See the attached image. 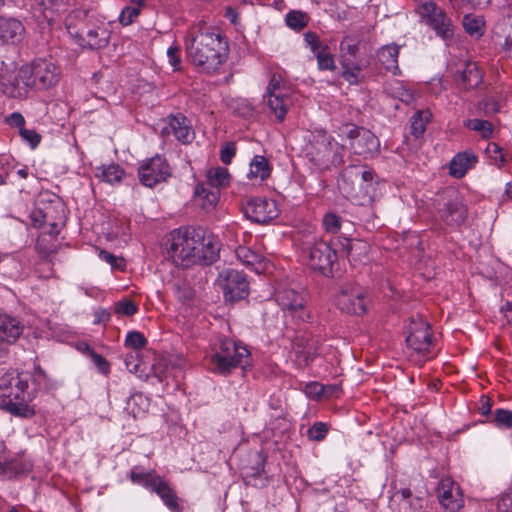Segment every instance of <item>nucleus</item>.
<instances>
[{"label":"nucleus","mask_w":512,"mask_h":512,"mask_svg":"<svg viewBox=\"0 0 512 512\" xmlns=\"http://www.w3.org/2000/svg\"><path fill=\"white\" fill-rule=\"evenodd\" d=\"M267 105L279 122H283L288 110L293 106V95L288 91H276L266 94Z\"/></svg>","instance_id":"nucleus-20"},{"label":"nucleus","mask_w":512,"mask_h":512,"mask_svg":"<svg viewBox=\"0 0 512 512\" xmlns=\"http://www.w3.org/2000/svg\"><path fill=\"white\" fill-rule=\"evenodd\" d=\"M379 140L369 130L363 131L362 136L354 142H351V148L357 155L373 157L379 151Z\"/></svg>","instance_id":"nucleus-26"},{"label":"nucleus","mask_w":512,"mask_h":512,"mask_svg":"<svg viewBox=\"0 0 512 512\" xmlns=\"http://www.w3.org/2000/svg\"><path fill=\"white\" fill-rule=\"evenodd\" d=\"M153 373L160 381H165L169 378H179L182 374V369L173 364L170 359L160 358L153 364Z\"/></svg>","instance_id":"nucleus-34"},{"label":"nucleus","mask_w":512,"mask_h":512,"mask_svg":"<svg viewBox=\"0 0 512 512\" xmlns=\"http://www.w3.org/2000/svg\"><path fill=\"white\" fill-rule=\"evenodd\" d=\"M434 206L438 217L449 226L458 227L467 219L468 209L454 188H446L438 193Z\"/></svg>","instance_id":"nucleus-10"},{"label":"nucleus","mask_w":512,"mask_h":512,"mask_svg":"<svg viewBox=\"0 0 512 512\" xmlns=\"http://www.w3.org/2000/svg\"><path fill=\"white\" fill-rule=\"evenodd\" d=\"M125 176V171L118 164L101 165L95 170V177L102 182L119 184Z\"/></svg>","instance_id":"nucleus-33"},{"label":"nucleus","mask_w":512,"mask_h":512,"mask_svg":"<svg viewBox=\"0 0 512 512\" xmlns=\"http://www.w3.org/2000/svg\"><path fill=\"white\" fill-rule=\"evenodd\" d=\"M19 135L22 141L27 143L31 149L37 148L42 140V136L35 129H26L24 127L19 131Z\"/></svg>","instance_id":"nucleus-52"},{"label":"nucleus","mask_w":512,"mask_h":512,"mask_svg":"<svg viewBox=\"0 0 512 512\" xmlns=\"http://www.w3.org/2000/svg\"><path fill=\"white\" fill-rule=\"evenodd\" d=\"M450 2L459 8L481 9L486 7L490 0H450Z\"/></svg>","instance_id":"nucleus-57"},{"label":"nucleus","mask_w":512,"mask_h":512,"mask_svg":"<svg viewBox=\"0 0 512 512\" xmlns=\"http://www.w3.org/2000/svg\"><path fill=\"white\" fill-rule=\"evenodd\" d=\"M91 359H92L93 364L99 370V372H101L102 374H105V375L109 374L110 364L102 355L92 351Z\"/></svg>","instance_id":"nucleus-59"},{"label":"nucleus","mask_w":512,"mask_h":512,"mask_svg":"<svg viewBox=\"0 0 512 512\" xmlns=\"http://www.w3.org/2000/svg\"><path fill=\"white\" fill-rule=\"evenodd\" d=\"M329 431V426L324 422H315L307 431V437L311 441H322Z\"/></svg>","instance_id":"nucleus-48"},{"label":"nucleus","mask_w":512,"mask_h":512,"mask_svg":"<svg viewBox=\"0 0 512 512\" xmlns=\"http://www.w3.org/2000/svg\"><path fill=\"white\" fill-rule=\"evenodd\" d=\"M483 72L476 62L467 61L463 69L459 72L457 80L464 89L475 88L481 84Z\"/></svg>","instance_id":"nucleus-31"},{"label":"nucleus","mask_w":512,"mask_h":512,"mask_svg":"<svg viewBox=\"0 0 512 512\" xmlns=\"http://www.w3.org/2000/svg\"><path fill=\"white\" fill-rule=\"evenodd\" d=\"M205 184L217 190L226 188L230 184V174L224 167H212L206 173Z\"/></svg>","instance_id":"nucleus-37"},{"label":"nucleus","mask_w":512,"mask_h":512,"mask_svg":"<svg viewBox=\"0 0 512 512\" xmlns=\"http://www.w3.org/2000/svg\"><path fill=\"white\" fill-rule=\"evenodd\" d=\"M275 301L285 312L286 317H291L296 322H306L310 318L305 297L294 289H278L275 292Z\"/></svg>","instance_id":"nucleus-13"},{"label":"nucleus","mask_w":512,"mask_h":512,"mask_svg":"<svg viewBox=\"0 0 512 512\" xmlns=\"http://www.w3.org/2000/svg\"><path fill=\"white\" fill-rule=\"evenodd\" d=\"M23 332L19 320L7 314L0 315V341L15 342Z\"/></svg>","instance_id":"nucleus-30"},{"label":"nucleus","mask_w":512,"mask_h":512,"mask_svg":"<svg viewBox=\"0 0 512 512\" xmlns=\"http://www.w3.org/2000/svg\"><path fill=\"white\" fill-rule=\"evenodd\" d=\"M99 257L101 260L108 263L113 270L123 272L126 269V261L121 256H116L106 250H100Z\"/></svg>","instance_id":"nucleus-46"},{"label":"nucleus","mask_w":512,"mask_h":512,"mask_svg":"<svg viewBox=\"0 0 512 512\" xmlns=\"http://www.w3.org/2000/svg\"><path fill=\"white\" fill-rule=\"evenodd\" d=\"M32 466L31 460L24 453H20L0 463V476L10 479L27 474L32 470Z\"/></svg>","instance_id":"nucleus-21"},{"label":"nucleus","mask_w":512,"mask_h":512,"mask_svg":"<svg viewBox=\"0 0 512 512\" xmlns=\"http://www.w3.org/2000/svg\"><path fill=\"white\" fill-rule=\"evenodd\" d=\"M342 67V77L351 85H358L362 82L364 76L362 74V66L354 62L352 59L343 56L340 60Z\"/></svg>","instance_id":"nucleus-35"},{"label":"nucleus","mask_w":512,"mask_h":512,"mask_svg":"<svg viewBox=\"0 0 512 512\" xmlns=\"http://www.w3.org/2000/svg\"><path fill=\"white\" fill-rule=\"evenodd\" d=\"M243 212L247 218L255 223L266 224L278 217L277 204L272 199L254 197L243 205Z\"/></svg>","instance_id":"nucleus-16"},{"label":"nucleus","mask_w":512,"mask_h":512,"mask_svg":"<svg viewBox=\"0 0 512 512\" xmlns=\"http://www.w3.org/2000/svg\"><path fill=\"white\" fill-rule=\"evenodd\" d=\"M171 167L166 158L161 155L143 161L138 168L140 182L147 187L165 182L171 176Z\"/></svg>","instance_id":"nucleus-15"},{"label":"nucleus","mask_w":512,"mask_h":512,"mask_svg":"<svg viewBox=\"0 0 512 512\" xmlns=\"http://www.w3.org/2000/svg\"><path fill=\"white\" fill-rule=\"evenodd\" d=\"M314 139L308 152L314 163L319 165L326 162H331L334 165L343 163L344 146L339 145L326 133L318 134Z\"/></svg>","instance_id":"nucleus-12"},{"label":"nucleus","mask_w":512,"mask_h":512,"mask_svg":"<svg viewBox=\"0 0 512 512\" xmlns=\"http://www.w3.org/2000/svg\"><path fill=\"white\" fill-rule=\"evenodd\" d=\"M147 345V339L145 336L138 331H131L126 335L125 346L139 351L145 348Z\"/></svg>","instance_id":"nucleus-47"},{"label":"nucleus","mask_w":512,"mask_h":512,"mask_svg":"<svg viewBox=\"0 0 512 512\" xmlns=\"http://www.w3.org/2000/svg\"><path fill=\"white\" fill-rule=\"evenodd\" d=\"M162 136L173 135L177 141L187 145L195 139V131L191 121L183 114L170 115L167 125L161 131Z\"/></svg>","instance_id":"nucleus-18"},{"label":"nucleus","mask_w":512,"mask_h":512,"mask_svg":"<svg viewBox=\"0 0 512 512\" xmlns=\"http://www.w3.org/2000/svg\"><path fill=\"white\" fill-rule=\"evenodd\" d=\"M323 400L330 398H340L342 395V387L340 384H323Z\"/></svg>","instance_id":"nucleus-62"},{"label":"nucleus","mask_w":512,"mask_h":512,"mask_svg":"<svg viewBox=\"0 0 512 512\" xmlns=\"http://www.w3.org/2000/svg\"><path fill=\"white\" fill-rule=\"evenodd\" d=\"M497 507L501 512H512V485L498 500Z\"/></svg>","instance_id":"nucleus-58"},{"label":"nucleus","mask_w":512,"mask_h":512,"mask_svg":"<svg viewBox=\"0 0 512 512\" xmlns=\"http://www.w3.org/2000/svg\"><path fill=\"white\" fill-rule=\"evenodd\" d=\"M217 252V242L203 228H179L170 233L167 255L177 266L210 264L216 260Z\"/></svg>","instance_id":"nucleus-2"},{"label":"nucleus","mask_w":512,"mask_h":512,"mask_svg":"<svg viewBox=\"0 0 512 512\" xmlns=\"http://www.w3.org/2000/svg\"><path fill=\"white\" fill-rule=\"evenodd\" d=\"M236 154V145L233 142L226 143L220 151V159L224 164H230Z\"/></svg>","instance_id":"nucleus-61"},{"label":"nucleus","mask_w":512,"mask_h":512,"mask_svg":"<svg viewBox=\"0 0 512 512\" xmlns=\"http://www.w3.org/2000/svg\"><path fill=\"white\" fill-rule=\"evenodd\" d=\"M114 311L118 315L132 316L137 313V304L130 299H122L115 303Z\"/></svg>","instance_id":"nucleus-50"},{"label":"nucleus","mask_w":512,"mask_h":512,"mask_svg":"<svg viewBox=\"0 0 512 512\" xmlns=\"http://www.w3.org/2000/svg\"><path fill=\"white\" fill-rule=\"evenodd\" d=\"M332 244L341 247L342 255L347 257L349 262H357L367 253V244L360 240L337 237Z\"/></svg>","instance_id":"nucleus-25"},{"label":"nucleus","mask_w":512,"mask_h":512,"mask_svg":"<svg viewBox=\"0 0 512 512\" xmlns=\"http://www.w3.org/2000/svg\"><path fill=\"white\" fill-rule=\"evenodd\" d=\"M299 248L300 256L307 266L326 276L332 273L338 254L329 242L308 234L299 240Z\"/></svg>","instance_id":"nucleus-6"},{"label":"nucleus","mask_w":512,"mask_h":512,"mask_svg":"<svg viewBox=\"0 0 512 512\" xmlns=\"http://www.w3.org/2000/svg\"><path fill=\"white\" fill-rule=\"evenodd\" d=\"M195 195L205 210L214 208L220 197V192L217 189L210 188L205 183L198 184L195 190Z\"/></svg>","instance_id":"nucleus-36"},{"label":"nucleus","mask_w":512,"mask_h":512,"mask_svg":"<svg viewBox=\"0 0 512 512\" xmlns=\"http://www.w3.org/2000/svg\"><path fill=\"white\" fill-rule=\"evenodd\" d=\"M82 45L90 49H100L109 42V32L103 25H88L81 35Z\"/></svg>","instance_id":"nucleus-24"},{"label":"nucleus","mask_w":512,"mask_h":512,"mask_svg":"<svg viewBox=\"0 0 512 512\" xmlns=\"http://www.w3.org/2000/svg\"><path fill=\"white\" fill-rule=\"evenodd\" d=\"M487 153L493 156L496 163L503 164L506 161L503 149L496 143L488 144Z\"/></svg>","instance_id":"nucleus-63"},{"label":"nucleus","mask_w":512,"mask_h":512,"mask_svg":"<svg viewBox=\"0 0 512 512\" xmlns=\"http://www.w3.org/2000/svg\"><path fill=\"white\" fill-rule=\"evenodd\" d=\"M24 32L25 28L18 19L0 17V40L2 42L18 43L22 40Z\"/></svg>","instance_id":"nucleus-23"},{"label":"nucleus","mask_w":512,"mask_h":512,"mask_svg":"<svg viewBox=\"0 0 512 512\" xmlns=\"http://www.w3.org/2000/svg\"><path fill=\"white\" fill-rule=\"evenodd\" d=\"M145 4V0H130L119 16V21L122 25L127 26L132 24L139 16L141 9Z\"/></svg>","instance_id":"nucleus-38"},{"label":"nucleus","mask_w":512,"mask_h":512,"mask_svg":"<svg viewBox=\"0 0 512 512\" xmlns=\"http://www.w3.org/2000/svg\"><path fill=\"white\" fill-rule=\"evenodd\" d=\"M4 123L11 128H17L21 131L26 124L24 116L19 112H13L4 118Z\"/></svg>","instance_id":"nucleus-56"},{"label":"nucleus","mask_w":512,"mask_h":512,"mask_svg":"<svg viewBox=\"0 0 512 512\" xmlns=\"http://www.w3.org/2000/svg\"><path fill=\"white\" fill-rule=\"evenodd\" d=\"M414 2V10L420 19V23L434 31L436 36L444 41L453 37V21L435 0H414Z\"/></svg>","instance_id":"nucleus-8"},{"label":"nucleus","mask_w":512,"mask_h":512,"mask_svg":"<svg viewBox=\"0 0 512 512\" xmlns=\"http://www.w3.org/2000/svg\"><path fill=\"white\" fill-rule=\"evenodd\" d=\"M374 176H375V173L371 169L363 170L356 165H350V166L346 167L343 170V172L341 173L340 186L345 193L351 194L354 189H353L352 185H348L349 181L352 183L354 179H358L359 177H361V179L364 182H370L373 180Z\"/></svg>","instance_id":"nucleus-27"},{"label":"nucleus","mask_w":512,"mask_h":512,"mask_svg":"<svg viewBox=\"0 0 512 512\" xmlns=\"http://www.w3.org/2000/svg\"><path fill=\"white\" fill-rule=\"evenodd\" d=\"M323 384L317 381H311L306 384L300 390L309 399L319 402L323 400Z\"/></svg>","instance_id":"nucleus-45"},{"label":"nucleus","mask_w":512,"mask_h":512,"mask_svg":"<svg viewBox=\"0 0 512 512\" xmlns=\"http://www.w3.org/2000/svg\"><path fill=\"white\" fill-rule=\"evenodd\" d=\"M272 169L271 163L265 156L255 155L249 164L247 177L254 183H262L271 176Z\"/></svg>","instance_id":"nucleus-28"},{"label":"nucleus","mask_w":512,"mask_h":512,"mask_svg":"<svg viewBox=\"0 0 512 512\" xmlns=\"http://www.w3.org/2000/svg\"><path fill=\"white\" fill-rule=\"evenodd\" d=\"M184 47L191 63L206 73L216 71L226 61L229 49L222 32L202 20L189 27Z\"/></svg>","instance_id":"nucleus-1"},{"label":"nucleus","mask_w":512,"mask_h":512,"mask_svg":"<svg viewBox=\"0 0 512 512\" xmlns=\"http://www.w3.org/2000/svg\"><path fill=\"white\" fill-rule=\"evenodd\" d=\"M129 479L132 483L156 493L171 512H183L182 499L177 496L170 482L154 470L145 472L142 467L135 466L129 472Z\"/></svg>","instance_id":"nucleus-7"},{"label":"nucleus","mask_w":512,"mask_h":512,"mask_svg":"<svg viewBox=\"0 0 512 512\" xmlns=\"http://www.w3.org/2000/svg\"><path fill=\"white\" fill-rule=\"evenodd\" d=\"M322 225L327 233L335 234L341 229V218L335 213H327L322 219Z\"/></svg>","instance_id":"nucleus-51"},{"label":"nucleus","mask_w":512,"mask_h":512,"mask_svg":"<svg viewBox=\"0 0 512 512\" xmlns=\"http://www.w3.org/2000/svg\"><path fill=\"white\" fill-rule=\"evenodd\" d=\"M317 65L320 70L334 71L336 69L334 56L329 46H324L316 55Z\"/></svg>","instance_id":"nucleus-43"},{"label":"nucleus","mask_w":512,"mask_h":512,"mask_svg":"<svg viewBox=\"0 0 512 512\" xmlns=\"http://www.w3.org/2000/svg\"><path fill=\"white\" fill-rule=\"evenodd\" d=\"M360 42L353 37L347 36L340 42V57H348L353 60L359 52Z\"/></svg>","instance_id":"nucleus-44"},{"label":"nucleus","mask_w":512,"mask_h":512,"mask_svg":"<svg viewBox=\"0 0 512 512\" xmlns=\"http://www.w3.org/2000/svg\"><path fill=\"white\" fill-rule=\"evenodd\" d=\"M504 26L507 30V35L503 44V50L506 56L512 59V15L504 19Z\"/></svg>","instance_id":"nucleus-54"},{"label":"nucleus","mask_w":512,"mask_h":512,"mask_svg":"<svg viewBox=\"0 0 512 512\" xmlns=\"http://www.w3.org/2000/svg\"><path fill=\"white\" fill-rule=\"evenodd\" d=\"M400 47L396 44L385 45L379 49L378 60L386 71L394 75L400 74L398 66V56Z\"/></svg>","instance_id":"nucleus-32"},{"label":"nucleus","mask_w":512,"mask_h":512,"mask_svg":"<svg viewBox=\"0 0 512 512\" xmlns=\"http://www.w3.org/2000/svg\"><path fill=\"white\" fill-rule=\"evenodd\" d=\"M167 57L174 71H179L182 63L180 46L177 44L170 46L167 50Z\"/></svg>","instance_id":"nucleus-55"},{"label":"nucleus","mask_w":512,"mask_h":512,"mask_svg":"<svg viewBox=\"0 0 512 512\" xmlns=\"http://www.w3.org/2000/svg\"><path fill=\"white\" fill-rule=\"evenodd\" d=\"M319 346L320 341L318 339L298 336L293 344L297 363L302 367L309 366L317 357Z\"/></svg>","instance_id":"nucleus-19"},{"label":"nucleus","mask_w":512,"mask_h":512,"mask_svg":"<svg viewBox=\"0 0 512 512\" xmlns=\"http://www.w3.org/2000/svg\"><path fill=\"white\" fill-rule=\"evenodd\" d=\"M304 42L314 56L323 49L324 46H328L325 42L321 41L320 37L316 32L308 31L303 35Z\"/></svg>","instance_id":"nucleus-49"},{"label":"nucleus","mask_w":512,"mask_h":512,"mask_svg":"<svg viewBox=\"0 0 512 512\" xmlns=\"http://www.w3.org/2000/svg\"><path fill=\"white\" fill-rule=\"evenodd\" d=\"M30 219L34 227L41 228L47 222V213L41 209H34L31 212Z\"/></svg>","instance_id":"nucleus-64"},{"label":"nucleus","mask_w":512,"mask_h":512,"mask_svg":"<svg viewBox=\"0 0 512 512\" xmlns=\"http://www.w3.org/2000/svg\"><path fill=\"white\" fill-rule=\"evenodd\" d=\"M309 21V15L300 10H291L285 17L286 25L297 32L303 30L308 25Z\"/></svg>","instance_id":"nucleus-39"},{"label":"nucleus","mask_w":512,"mask_h":512,"mask_svg":"<svg viewBox=\"0 0 512 512\" xmlns=\"http://www.w3.org/2000/svg\"><path fill=\"white\" fill-rule=\"evenodd\" d=\"M217 281L226 301H239L249 294V284L246 275L238 270L226 269L222 271Z\"/></svg>","instance_id":"nucleus-14"},{"label":"nucleus","mask_w":512,"mask_h":512,"mask_svg":"<svg viewBox=\"0 0 512 512\" xmlns=\"http://www.w3.org/2000/svg\"><path fill=\"white\" fill-rule=\"evenodd\" d=\"M494 423L498 427L511 428L512 427V411L505 409H498L495 411Z\"/></svg>","instance_id":"nucleus-53"},{"label":"nucleus","mask_w":512,"mask_h":512,"mask_svg":"<svg viewBox=\"0 0 512 512\" xmlns=\"http://www.w3.org/2000/svg\"><path fill=\"white\" fill-rule=\"evenodd\" d=\"M236 255L238 259L243 262V264L251 267V269L257 274H261L269 270L270 262L249 248L241 246L238 247L236 250Z\"/></svg>","instance_id":"nucleus-29"},{"label":"nucleus","mask_w":512,"mask_h":512,"mask_svg":"<svg viewBox=\"0 0 512 512\" xmlns=\"http://www.w3.org/2000/svg\"><path fill=\"white\" fill-rule=\"evenodd\" d=\"M437 497L441 506L448 512H458L464 506L463 492L451 477L442 478L437 486Z\"/></svg>","instance_id":"nucleus-17"},{"label":"nucleus","mask_w":512,"mask_h":512,"mask_svg":"<svg viewBox=\"0 0 512 512\" xmlns=\"http://www.w3.org/2000/svg\"><path fill=\"white\" fill-rule=\"evenodd\" d=\"M407 346L425 360L437 355L436 345L430 324L422 317H412L406 326Z\"/></svg>","instance_id":"nucleus-9"},{"label":"nucleus","mask_w":512,"mask_h":512,"mask_svg":"<svg viewBox=\"0 0 512 512\" xmlns=\"http://www.w3.org/2000/svg\"><path fill=\"white\" fill-rule=\"evenodd\" d=\"M464 126L470 130L478 132L482 138L488 139L493 133L491 122L482 119H468L464 122Z\"/></svg>","instance_id":"nucleus-41"},{"label":"nucleus","mask_w":512,"mask_h":512,"mask_svg":"<svg viewBox=\"0 0 512 512\" xmlns=\"http://www.w3.org/2000/svg\"><path fill=\"white\" fill-rule=\"evenodd\" d=\"M38 384L35 375L28 371H9L0 377V397L2 408L13 416L32 418L36 414L35 405Z\"/></svg>","instance_id":"nucleus-4"},{"label":"nucleus","mask_w":512,"mask_h":512,"mask_svg":"<svg viewBox=\"0 0 512 512\" xmlns=\"http://www.w3.org/2000/svg\"><path fill=\"white\" fill-rule=\"evenodd\" d=\"M210 363L214 372L227 375L249 365L251 353L243 343L228 337L219 338L213 347Z\"/></svg>","instance_id":"nucleus-5"},{"label":"nucleus","mask_w":512,"mask_h":512,"mask_svg":"<svg viewBox=\"0 0 512 512\" xmlns=\"http://www.w3.org/2000/svg\"><path fill=\"white\" fill-rule=\"evenodd\" d=\"M431 118L429 110L418 111L412 118L411 129L415 137L421 136L426 130V124Z\"/></svg>","instance_id":"nucleus-42"},{"label":"nucleus","mask_w":512,"mask_h":512,"mask_svg":"<svg viewBox=\"0 0 512 512\" xmlns=\"http://www.w3.org/2000/svg\"><path fill=\"white\" fill-rule=\"evenodd\" d=\"M335 303L344 313L363 316L371 309L373 299L367 289L356 284H344L335 297Z\"/></svg>","instance_id":"nucleus-11"},{"label":"nucleus","mask_w":512,"mask_h":512,"mask_svg":"<svg viewBox=\"0 0 512 512\" xmlns=\"http://www.w3.org/2000/svg\"><path fill=\"white\" fill-rule=\"evenodd\" d=\"M61 79V68L54 62L38 58L22 65L1 81L4 94L11 98L26 97L30 90L45 91Z\"/></svg>","instance_id":"nucleus-3"},{"label":"nucleus","mask_w":512,"mask_h":512,"mask_svg":"<svg viewBox=\"0 0 512 512\" xmlns=\"http://www.w3.org/2000/svg\"><path fill=\"white\" fill-rule=\"evenodd\" d=\"M463 27L470 36L479 37L484 32V20L482 17L467 14L463 18Z\"/></svg>","instance_id":"nucleus-40"},{"label":"nucleus","mask_w":512,"mask_h":512,"mask_svg":"<svg viewBox=\"0 0 512 512\" xmlns=\"http://www.w3.org/2000/svg\"><path fill=\"white\" fill-rule=\"evenodd\" d=\"M478 157L472 151L457 153L449 163V175L456 178H463L469 170L475 167Z\"/></svg>","instance_id":"nucleus-22"},{"label":"nucleus","mask_w":512,"mask_h":512,"mask_svg":"<svg viewBox=\"0 0 512 512\" xmlns=\"http://www.w3.org/2000/svg\"><path fill=\"white\" fill-rule=\"evenodd\" d=\"M12 157L7 154H0V185L4 184L9 174Z\"/></svg>","instance_id":"nucleus-60"}]
</instances>
